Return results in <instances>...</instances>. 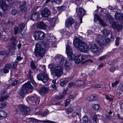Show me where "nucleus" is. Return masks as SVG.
I'll use <instances>...</instances> for the list:
<instances>
[{
    "instance_id": "a878e982",
    "label": "nucleus",
    "mask_w": 123,
    "mask_h": 123,
    "mask_svg": "<svg viewBox=\"0 0 123 123\" xmlns=\"http://www.w3.org/2000/svg\"><path fill=\"white\" fill-rule=\"evenodd\" d=\"M75 84L76 86L79 87H80V88L84 87V82L82 81H78L76 82L75 83Z\"/></svg>"
},
{
    "instance_id": "774afa93",
    "label": "nucleus",
    "mask_w": 123,
    "mask_h": 123,
    "mask_svg": "<svg viewBox=\"0 0 123 123\" xmlns=\"http://www.w3.org/2000/svg\"><path fill=\"white\" fill-rule=\"evenodd\" d=\"M103 65V64L101 63L98 66V68H101L102 67Z\"/></svg>"
},
{
    "instance_id": "4d7b16f0",
    "label": "nucleus",
    "mask_w": 123,
    "mask_h": 123,
    "mask_svg": "<svg viewBox=\"0 0 123 123\" xmlns=\"http://www.w3.org/2000/svg\"><path fill=\"white\" fill-rule=\"evenodd\" d=\"M74 84V83L73 82L70 83L68 85V86L69 87H71Z\"/></svg>"
},
{
    "instance_id": "423d86ee",
    "label": "nucleus",
    "mask_w": 123,
    "mask_h": 123,
    "mask_svg": "<svg viewBox=\"0 0 123 123\" xmlns=\"http://www.w3.org/2000/svg\"><path fill=\"white\" fill-rule=\"evenodd\" d=\"M37 78L38 80L42 81L45 83L49 80V78L47 73L45 72L38 74L37 75Z\"/></svg>"
},
{
    "instance_id": "bf43d9fd",
    "label": "nucleus",
    "mask_w": 123,
    "mask_h": 123,
    "mask_svg": "<svg viewBox=\"0 0 123 123\" xmlns=\"http://www.w3.org/2000/svg\"><path fill=\"white\" fill-rule=\"evenodd\" d=\"M97 119V116L96 115H94L93 117V120L95 121H96Z\"/></svg>"
},
{
    "instance_id": "0eeeda50",
    "label": "nucleus",
    "mask_w": 123,
    "mask_h": 123,
    "mask_svg": "<svg viewBox=\"0 0 123 123\" xmlns=\"http://www.w3.org/2000/svg\"><path fill=\"white\" fill-rule=\"evenodd\" d=\"M34 36L35 39L36 40H42L45 37L44 33L43 32L38 30L34 31Z\"/></svg>"
},
{
    "instance_id": "72a5a7b5",
    "label": "nucleus",
    "mask_w": 123,
    "mask_h": 123,
    "mask_svg": "<svg viewBox=\"0 0 123 123\" xmlns=\"http://www.w3.org/2000/svg\"><path fill=\"white\" fill-rule=\"evenodd\" d=\"M9 96L5 94V96H3L0 98V101H3L5 99H6Z\"/></svg>"
},
{
    "instance_id": "4be33fe9",
    "label": "nucleus",
    "mask_w": 123,
    "mask_h": 123,
    "mask_svg": "<svg viewBox=\"0 0 123 123\" xmlns=\"http://www.w3.org/2000/svg\"><path fill=\"white\" fill-rule=\"evenodd\" d=\"M11 44L10 48L13 49H15L16 46V44L15 43L16 38L14 37H12L11 38Z\"/></svg>"
},
{
    "instance_id": "e2e57ef3",
    "label": "nucleus",
    "mask_w": 123,
    "mask_h": 123,
    "mask_svg": "<svg viewBox=\"0 0 123 123\" xmlns=\"http://www.w3.org/2000/svg\"><path fill=\"white\" fill-rule=\"evenodd\" d=\"M80 20V23H82V16L81 15L79 16H78Z\"/></svg>"
},
{
    "instance_id": "f8f14e48",
    "label": "nucleus",
    "mask_w": 123,
    "mask_h": 123,
    "mask_svg": "<svg viewBox=\"0 0 123 123\" xmlns=\"http://www.w3.org/2000/svg\"><path fill=\"white\" fill-rule=\"evenodd\" d=\"M41 14L43 18L47 17L50 15V12L49 9L45 8L42 11Z\"/></svg>"
},
{
    "instance_id": "a211bd4d",
    "label": "nucleus",
    "mask_w": 123,
    "mask_h": 123,
    "mask_svg": "<svg viewBox=\"0 0 123 123\" xmlns=\"http://www.w3.org/2000/svg\"><path fill=\"white\" fill-rule=\"evenodd\" d=\"M12 68L11 65L10 64H7L6 65L4 68L2 69L3 72L5 74H6L8 72L9 70Z\"/></svg>"
},
{
    "instance_id": "e433bc0d",
    "label": "nucleus",
    "mask_w": 123,
    "mask_h": 123,
    "mask_svg": "<svg viewBox=\"0 0 123 123\" xmlns=\"http://www.w3.org/2000/svg\"><path fill=\"white\" fill-rule=\"evenodd\" d=\"M49 67L50 68L51 74L53 75L54 74V67L52 66V65L51 64H49Z\"/></svg>"
},
{
    "instance_id": "dca6fc26",
    "label": "nucleus",
    "mask_w": 123,
    "mask_h": 123,
    "mask_svg": "<svg viewBox=\"0 0 123 123\" xmlns=\"http://www.w3.org/2000/svg\"><path fill=\"white\" fill-rule=\"evenodd\" d=\"M74 22V20L72 18L67 19L65 22V25L67 27H68L73 24Z\"/></svg>"
},
{
    "instance_id": "6e6d98bb",
    "label": "nucleus",
    "mask_w": 123,
    "mask_h": 123,
    "mask_svg": "<svg viewBox=\"0 0 123 123\" xmlns=\"http://www.w3.org/2000/svg\"><path fill=\"white\" fill-rule=\"evenodd\" d=\"M18 62L17 61H16L13 63V66L14 68H15L16 67L18 63Z\"/></svg>"
},
{
    "instance_id": "412c9836",
    "label": "nucleus",
    "mask_w": 123,
    "mask_h": 123,
    "mask_svg": "<svg viewBox=\"0 0 123 123\" xmlns=\"http://www.w3.org/2000/svg\"><path fill=\"white\" fill-rule=\"evenodd\" d=\"M32 100V101L33 102L34 101V102L36 104H39L40 101V99L39 98L36 96L32 97L30 99L29 101Z\"/></svg>"
},
{
    "instance_id": "6e6552de",
    "label": "nucleus",
    "mask_w": 123,
    "mask_h": 123,
    "mask_svg": "<svg viewBox=\"0 0 123 123\" xmlns=\"http://www.w3.org/2000/svg\"><path fill=\"white\" fill-rule=\"evenodd\" d=\"M96 38L95 41L100 45H102L105 44L106 43V42H108L107 41H106L105 40L106 39V38H102V37L101 36L98 34L96 35Z\"/></svg>"
},
{
    "instance_id": "680f3d73",
    "label": "nucleus",
    "mask_w": 123,
    "mask_h": 123,
    "mask_svg": "<svg viewBox=\"0 0 123 123\" xmlns=\"http://www.w3.org/2000/svg\"><path fill=\"white\" fill-rule=\"evenodd\" d=\"M23 59V58L19 56L17 57L16 59L18 61H20Z\"/></svg>"
},
{
    "instance_id": "2eb2a0df",
    "label": "nucleus",
    "mask_w": 123,
    "mask_h": 123,
    "mask_svg": "<svg viewBox=\"0 0 123 123\" xmlns=\"http://www.w3.org/2000/svg\"><path fill=\"white\" fill-rule=\"evenodd\" d=\"M76 12L78 16L80 15L82 16L86 14V12L84 9L80 7L78 9L77 7L76 9Z\"/></svg>"
},
{
    "instance_id": "39448f33",
    "label": "nucleus",
    "mask_w": 123,
    "mask_h": 123,
    "mask_svg": "<svg viewBox=\"0 0 123 123\" xmlns=\"http://www.w3.org/2000/svg\"><path fill=\"white\" fill-rule=\"evenodd\" d=\"M55 59H58L59 63L61 65L68 67L70 63L68 62V61H66L65 58L62 55H57L55 57Z\"/></svg>"
},
{
    "instance_id": "8fccbe9b",
    "label": "nucleus",
    "mask_w": 123,
    "mask_h": 123,
    "mask_svg": "<svg viewBox=\"0 0 123 123\" xmlns=\"http://www.w3.org/2000/svg\"><path fill=\"white\" fill-rule=\"evenodd\" d=\"M70 100L69 99H68L66 100L65 103V106L66 107L70 103Z\"/></svg>"
},
{
    "instance_id": "58836bf2",
    "label": "nucleus",
    "mask_w": 123,
    "mask_h": 123,
    "mask_svg": "<svg viewBox=\"0 0 123 123\" xmlns=\"http://www.w3.org/2000/svg\"><path fill=\"white\" fill-rule=\"evenodd\" d=\"M104 35L107 36L109 34V31L107 30H105L102 31Z\"/></svg>"
},
{
    "instance_id": "1a4fd4ad",
    "label": "nucleus",
    "mask_w": 123,
    "mask_h": 123,
    "mask_svg": "<svg viewBox=\"0 0 123 123\" xmlns=\"http://www.w3.org/2000/svg\"><path fill=\"white\" fill-rule=\"evenodd\" d=\"M80 110L79 107H70L68 110V114H69L70 113L73 112L75 114V115H78L79 114V113L80 111Z\"/></svg>"
},
{
    "instance_id": "cd10ccee",
    "label": "nucleus",
    "mask_w": 123,
    "mask_h": 123,
    "mask_svg": "<svg viewBox=\"0 0 123 123\" xmlns=\"http://www.w3.org/2000/svg\"><path fill=\"white\" fill-rule=\"evenodd\" d=\"M86 99L88 101H94L96 100L97 97L95 96L91 95L88 97Z\"/></svg>"
},
{
    "instance_id": "c85d7f7f",
    "label": "nucleus",
    "mask_w": 123,
    "mask_h": 123,
    "mask_svg": "<svg viewBox=\"0 0 123 123\" xmlns=\"http://www.w3.org/2000/svg\"><path fill=\"white\" fill-rule=\"evenodd\" d=\"M6 113L3 111H0V119H2L6 117Z\"/></svg>"
},
{
    "instance_id": "7c9ffc66",
    "label": "nucleus",
    "mask_w": 123,
    "mask_h": 123,
    "mask_svg": "<svg viewBox=\"0 0 123 123\" xmlns=\"http://www.w3.org/2000/svg\"><path fill=\"white\" fill-rule=\"evenodd\" d=\"M83 123H90V120L87 117L84 116L82 118Z\"/></svg>"
},
{
    "instance_id": "4c0bfd02",
    "label": "nucleus",
    "mask_w": 123,
    "mask_h": 123,
    "mask_svg": "<svg viewBox=\"0 0 123 123\" xmlns=\"http://www.w3.org/2000/svg\"><path fill=\"white\" fill-rule=\"evenodd\" d=\"M92 107L93 109L95 110H98L99 108V105L97 104L93 105Z\"/></svg>"
},
{
    "instance_id": "37998d69",
    "label": "nucleus",
    "mask_w": 123,
    "mask_h": 123,
    "mask_svg": "<svg viewBox=\"0 0 123 123\" xmlns=\"http://www.w3.org/2000/svg\"><path fill=\"white\" fill-rule=\"evenodd\" d=\"M31 67L32 69L33 70H35L36 69V67L35 65L34 62L33 61H32L31 64Z\"/></svg>"
},
{
    "instance_id": "473e14b6",
    "label": "nucleus",
    "mask_w": 123,
    "mask_h": 123,
    "mask_svg": "<svg viewBox=\"0 0 123 123\" xmlns=\"http://www.w3.org/2000/svg\"><path fill=\"white\" fill-rule=\"evenodd\" d=\"M25 26V25L23 23H21L19 25L18 27L20 29V31H22V30L24 29Z\"/></svg>"
},
{
    "instance_id": "09e8293b",
    "label": "nucleus",
    "mask_w": 123,
    "mask_h": 123,
    "mask_svg": "<svg viewBox=\"0 0 123 123\" xmlns=\"http://www.w3.org/2000/svg\"><path fill=\"white\" fill-rule=\"evenodd\" d=\"M105 97L106 99L109 100L110 101H111L113 100L111 98L108 96L107 95H105Z\"/></svg>"
},
{
    "instance_id": "49530a36",
    "label": "nucleus",
    "mask_w": 123,
    "mask_h": 123,
    "mask_svg": "<svg viewBox=\"0 0 123 123\" xmlns=\"http://www.w3.org/2000/svg\"><path fill=\"white\" fill-rule=\"evenodd\" d=\"M106 55H104L102 56L99 57V60L100 61H101L104 60L106 58Z\"/></svg>"
},
{
    "instance_id": "9d476101",
    "label": "nucleus",
    "mask_w": 123,
    "mask_h": 123,
    "mask_svg": "<svg viewBox=\"0 0 123 123\" xmlns=\"http://www.w3.org/2000/svg\"><path fill=\"white\" fill-rule=\"evenodd\" d=\"M54 74L58 77L61 76L63 74L62 68L59 66L56 67L54 68Z\"/></svg>"
},
{
    "instance_id": "338daca9",
    "label": "nucleus",
    "mask_w": 123,
    "mask_h": 123,
    "mask_svg": "<svg viewBox=\"0 0 123 123\" xmlns=\"http://www.w3.org/2000/svg\"><path fill=\"white\" fill-rule=\"evenodd\" d=\"M66 32L65 30H64L63 29L61 30L60 31L61 33L64 34V33Z\"/></svg>"
},
{
    "instance_id": "2f4dec72",
    "label": "nucleus",
    "mask_w": 123,
    "mask_h": 123,
    "mask_svg": "<svg viewBox=\"0 0 123 123\" xmlns=\"http://www.w3.org/2000/svg\"><path fill=\"white\" fill-rule=\"evenodd\" d=\"M78 56L80 58H81V59H80V58L78 59H77L76 60V61L77 63H80L82 61L84 60L85 59V57L84 56L80 54H79L78 55Z\"/></svg>"
},
{
    "instance_id": "c9c22d12",
    "label": "nucleus",
    "mask_w": 123,
    "mask_h": 123,
    "mask_svg": "<svg viewBox=\"0 0 123 123\" xmlns=\"http://www.w3.org/2000/svg\"><path fill=\"white\" fill-rule=\"evenodd\" d=\"M39 67L40 69H41V70L43 73L44 72H45L46 68L45 65H40L39 66Z\"/></svg>"
},
{
    "instance_id": "13d9d810",
    "label": "nucleus",
    "mask_w": 123,
    "mask_h": 123,
    "mask_svg": "<svg viewBox=\"0 0 123 123\" xmlns=\"http://www.w3.org/2000/svg\"><path fill=\"white\" fill-rule=\"evenodd\" d=\"M18 82V81L17 80L13 82L12 83V86H15L17 85Z\"/></svg>"
},
{
    "instance_id": "20e7f679",
    "label": "nucleus",
    "mask_w": 123,
    "mask_h": 123,
    "mask_svg": "<svg viewBox=\"0 0 123 123\" xmlns=\"http://www.w3.org/2000/svg\"><path fill=\"white\" fill-rule=\"evenodd\" d=\"M34 53L37 57L43 56L44 55L45 49L41 47L39 45H36Z\"/></svg>"
},
{
    "instance_id": "69168bd1",
    "label": "nucleus",
    "mask_w": 123,
    "mask_h": 123,
    "mask_svg": "<svg viewBox=\"0 0 123 123\" xmlns=\"http://www.w3.org/2000/svg\"><path fill=\"white\" fill-rule=\"evenodd\" d=\"M21 44L20 43H19L17 45V47L18 49H20L21 48Z\"/></svg>"
},
{
    "instance_id": "ea45409f",
    "label": "nucleus",
    "mask_w": 123,
    "mask_h": 123,
    "mask_svg": "<svg viewBox=\"0 0 123 123\" xmlns=\"http://www.w3.org/2000/svg\"><path fill=\"white\" fill-rule=\"evenodd\" d=\"M119 83V82L118 81L116 80L114 83H113L112 84V87H114L116 86H117Z\"/></svg>"
},
{
    "instance_id": "a19ab883",
    "label": "nucleus",
    "mask_w": 123,
    "mask_h": 123,
    "mask_svg": "<svg viewBox=\"0 0 123 123\" xmlns=\"http://www.w3.org/2000/svg\"><path fill=\"white\" fill-rule=\"evenodd\" d=\"M117 68H118L117 67H111L110 69V71L111 72H113Z\"/></svg>"
},
{
    "instance_id": "9b49d317",
    "label": "nucleus",
    "mask_w": 123,
    "mask_h": 123,
    "mask_svg": "<svg viewBox=\"0 0 123 123\" xmlns=\"http://www.w3.org/2000/svg\"><path fill=\"white\" fill-rule=\"evenodd\" d=\"M0 7H1L4 12H5L7 11L8 7L5 0H0ZM1 15V13L0 12V16Z\"/></svg>"
},
{
    "instance_id": "79ce46f5",
    "label": "nucleus",
    "mask_w": 123,
    "mask_h": 123,
    "mask_svg": "<svg viewBox=\"0 0 123 123\" xmlns=\"http://www.w3.org/2000/svg\"><path fill=\"white\" fill-rule=\"evenodd\" d=\"M32 72L31 70H29L28 73V76L29 79L30 80H32L33 79V77L32 75H31Z\"/></svg>"
},
{
    "instance_id": "f257e3e1",
    "label": "nucleus",
    "mask_w": 123,
    "mask_h": 123,
    "mask_svg": "<svg viewBox=\"0 0 123 123\" xmlns=\"http://www.w3.org/2000/svg\"><path fill=\"white\" fill-rule=\"evenodd\" d=\"M75 47L81 51L86 52L89 50L92 53H97L99 51L98 48L95 44H90L88 46L85 43L78 38L75 39L74 41Z\"/></svg>"
},
{
    "instance_id": "603ef678",
    "label": "nucleus",
    "mask_w": 123,
    "mask_h": 123,
    "mask_svg": "<svg viewBox=\"0 0 123 123\" xmlns=\"http://www.w3.org/2000/svg\"><path fill=\"white\" fill-rule=\"evenodd\" d=\"M42 122L44 123H54L53 122L49 120H45L43 121Z\"/></svg>"
},
{
    "instance_id": "f03ea898",
    "label": "nucleus",
    "mask_w": 123,
    "mask_h": 123,
    "mask_svg": "<svg viewBox=\"0 0 123 123\" xmlns=\"http://www.w3.org/2000/svg\"><path fill=\"white\" fill-rule=\"evenodd\" d=\"M33 89V88L31 85L30 82L28 81L27 83L23 85V87L19 92V93L21 98H23L27 92V89Z\"/></svg>"
},
{
    "instance_id": "052dcab7",
    "label": "nucleus",
    "mask_w": 123,
    "mask_h": 123,
    "mask_svg": "<svg viewBox=\"0 0 123 123\" xmlns=\"http://www.w3.org/2000/svg\"><path fill=\"white\" fill-rule=\"evenodd\" d=\"M31 82L32 83L34 86H36L37 85V84L36 82L34 81L33 79L32 80H31Z\"/></svg>"
},
{
    "instance_id": "5fc2aeb1",
    "label": "nucleus",
    "mask_w": 123,
    "mask_h": 123,
    "mask_svg": "<svg viewBox=\"0 0 123 123\" xmlns=\"http://www.w3.org/2000/svg\"><path fill=\"white\" fill-rule=\"evenodd\" d=\"M74 26L75 28L78 29L79 27V25L78 24L76 23H75L74 24Z\"/></svg>"
},
{
    "instance_id": "4468645a",
    "label": "nucleus",
    "mask_w": 123,
    "mask_h": 123,
    "mask_svg": "<svg viewBox=\"0 0 123 123\" xmlns=\"http://www.w3.org/2000/svg\"><path fill=\"white\" fill-rule=\"evenodd\" d=\"M36 25L37 27L38 28L46 30L48 27V26L43 21L38 22Z\"/></svg>"
},
{
    "instance_id": "f704fd0d",
    "label": "nucleus",
    "mask_w": 123,
    "mask_h": 123,
    "mask_svg": "<svg viewBox=\"0 0 123 123\" xmlns=\"http://www.w3.org/2000/svg\"><path fill=\"white\" fill-rule=\"evenodd\" d=\"M20 29L17 26H16L15 28L14 34H16L18 33H20L22 31H19Z\"/></svg>"
},
{
    "instance_id": "de8ad7c7",
    "label": "nucleus",
    "mask_w": 123,
    "mask_h": 123,
    "mask_svg": "<svg viewBox=\"0 0 123 123\" xmlns=\"http://www.w3.org/2000/svg\"><path fill=\"white\" fill-rule=\"evenodd\" d=\"M6 105V104L5 103H2L0 104V108L2 109L5 107Z\"/></svg>"
},
{
    "instance_id": "ddd939ff",
    "label": "nucleus",
    "mask_w": 123,
    "mask_h": 123,
    "mask_svg": "<svg viewBox=\"0 0 123 123\" xmlns=\"http://www.w3.org/2000/svg\"><path fill=\"white\" fill-rule=\"evenodd\" d=\"M19 110L21 112H23L24 113L27 114L30 112V109L28 107H27L23 105H20L18 107Z\"/></svg>"
},
{
    "instance_id": "3c124183",
    "label": "nucleus",
    "mask_w": 123,
    "mask_h": 123,
    "mask_svg": "<svg viewBox=\"0 0 123 123\" xmlns=\"http://www.w3.org/2000/svg\"><path fill=\"white\" fill-rule=\"evenodd\" d=\"M64 97L63 95H61L60 96L56 95L55 96V98L57 99H60Z\"/></svg>"
},
{
    "instance_id": "a18cd8bd",
    "label": "nucleus",
    "mask_w": 123,
    "mask_h": 123,
    "mask_svg": "<svg viewBox=\"0 0 123 123\" xmlns=\"http://www.w3.org/2000/svg\"><path fill=\"white\" fill-rule=\"evenodd\" d=\"M18 12V11L15 9H14L12 10L11 13L13 15H15Z\"/></svg>"
},
{
    "instance_id": "864d4df0",
    "label": "nucleus",
    "mask_w": 123,
    "mask_h": 123,
    "mask_svg": "<svg viewBox=\"0 0 123 123\" xmlns=\"http://www.w3.org/2000/svg\"><path fill=\"white\" fill-rule=\"evenodd\" d=\"M62 2V0H54V3L56 4H59Z\"/></svg>"
},
{
    "instance_id": "5701e85b",
    "label": "nucleus",
    "mask_w": 123,
    "mask_h": 123,
    "mask_svg": "<svg viewBox=\"0 0 123 123\" xmlns=\"http://www.w3.org/2000/svg\"><path fill=\"white\" fill-rule=\"evenodd\" d=\"M110 24L114 29H120V26L116 22H110Z\"/></svg>"
},
{
    "instance_id": "c756f323",
    "label": "nucleus",
    "mask_w": 123,
    "mask_h": 123,
    "mask_svg": "<svg viewBox=\"0 0 123 123\" xmlns=\"http://www.w3.org/2000/svg\"><path fill=\"white\" fill-rule=\"evenodd\" d=\"M49 113V111L48 110L46 109L45 110L44 112H42L41 111H39L38 112V113L37 114L38 115H41L42 116H45L47 115H48Z\"/></svg>"
},
{
    "instance_id": "393cba45",
    "label": "nucleus",
    "mask_w": 123,
    "mask_h": 123,
    "mask_svg": "<svg viewBox=\"0 0 123 123\" xmlns=\"http://www.w3.org/2000/svg\"><path fill=\"white\" fill-rule=\"evenodd\" d=\"M115 18L118 20L123 19V14L122 13H117L115 15Z\"/></svg>"
},
{
    "instance_id": "7ed1b4c3",
    "label": "nucleus",
    "mask_w": 123,
    "mask_h": 123,
    "mask_svg": "<svg viewBox=\"0 0 123 123\" xmlns=\"http://www.w3.org/2000/svg\"><path fill=\"white\" fill-rule=\"evenodd\" d=\"M66 53L69 59L71 60H74L75 63L77 64L76 61L77 60L80 58L78 56V55L77 56H75L72 53V51L71 47L69 45H66ZM80 58L81 59V58Z\"/></svg>"
},
{
    "instance_id": "c03bdc74",
    "label": "nucleus",
    "mask_w": 123,
    "mask_h": 123,
    "mask_svg": "<svg viewBox=\"0 0 123 123\" xmlns=\"http://www.w3.org/2000/svg\"><path fill=\"white\" fill-rule=\"evenodd\" d=\"M118 89L121 91H123V84H121L119 85Z\"/></svg>"
},
{
    "instance_id": "aec40b11",
    "label": "nucleus",
    "mask_w": 123,
    "mask_h": 123,
    "mask_svg": "<svg viewBox=\"0 0 123 123\" xmlns=\"http://www.w3.org/2000/svg\"><path fill=\"white\" fill-rule=\"evenodd\" d=\"M94 18H96L99 21L101 25L102 26H105L106 25V23L99 17L98 15L96 14L95 15H94Z\"/></svg>"
},
{
    "instance_id": "f3484780",
    "label": "nucleus",
    "mask_w": 123,
    "mask_h": 123,
    "mask_svg": "<svg viewBox=\"0 0 123 123\" xmlns=\"http://www.w3.org/2000/svg\"><path fill=\"white\" fill-rule=\"evenodd\" d=\"M67 3L66 2L62 6L60 7H57L58 10L56 12H55V14H57V15H59V10L62 11L65 9L67 7H68V6H67Z\"/></svg>"
},
{
    "instance_id": "b1692460",
    "label": "nucleus",
    "mask_w": 123,
    "mask_h": 123,
    "mask_svg": "<svg viewBox=\"0 0 123 123\" xmlns=\"http://www.w3.org/2000/svg\"><path fill=\"white\" fill-rule=\"evenodd\" d=\"M48 89L46 87H43L40 90L39 92L41 94H43L48 92Z\"/></svg>"
},
{
    "instance_id": "6ab92c4d",
    "label": "nucleus",
    "mask_w": 123,
    "mask_h": 123,
    "mask_svg": "<svg viewBox=\"0 0 123 123\" xmlns=\"http://www.w3.org/2000/svg\"><path fill=\"white\" fill-rule=\"evenodd\" d=\"M39 17V13L38 12H35L31 16V20L36 21L38 19Z\"/></svg>"
},
{
    "instance_id": "0e129e2a",
    "label": "nucleus",
    "mask_w": 123,
    "mask_h": 123,
    "mask_svg": "<svg viewBox=\"0 0 123 123\" xmlns=\"http://www.w3.org/2000/svg\"><path fill=\"white\" fill-rule=\"evenodd\" d=\"M65 83H66L65 82V81H61L60 83V85L62 86H63Z\"/></svg>"
},
{
    "instance_id": "bb28decb",
    "label": "nucleus",
    "mask_w": 123,
    "mask_h": 123,
    "mask_svg": "<svg viewBox=\"0 0 123 123\" xmlns=\"http://www.w3.org/2000/svg\"><path fill=\"white\" fill-rule=\"evenodd\" d=\"M26 2H24L23 4L21 5L20 6V10L22 12H25L27 10L26 7L25 6Z\"/></svg>"
}]
</instances>
